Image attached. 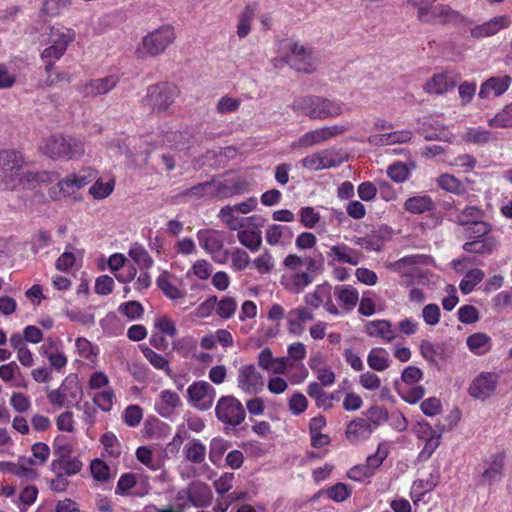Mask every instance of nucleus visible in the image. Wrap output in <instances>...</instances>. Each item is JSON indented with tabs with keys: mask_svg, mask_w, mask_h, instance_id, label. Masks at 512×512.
Listing matches in <instances>:
<instances>
[{
	"mask_svg": "<svg viewBox=\"0 0 512 512\" xmlns=\"http://www.w3.org/2000/svg\"><path fill=\"white\" fill-rule=\"evenodd\" d=\"M26 160L22 152L15 149L0 150V186L3 190L15 191L37 184L50 183L57 179L53 171L25 170Z\"/></svg>",
	"mask_w": 512,
	"mask_h": 512,
	"instance_id": "nucleus-1",
	"label": "nucleus"
},
{
	"mask_svg": "<svg viewBox=\"0 0 512 512\" xmlns=\"http://www.w3.org/2000/svg\"><path fill=\"white\" fill-rule=\"evenodd\" d=\"M76 39V31L65 26H52L49 29L46 47L41 52V59L45 63L46 83L56 84L60 81H69L66 74L54 72L55 62L67 51L68 46Z\"/></svg>",
	"mask_w": 512,
	"mask_h": 512,
	"instance_id": "nucleus-2",
	"label": "nucleus"
},
{
	"mask_svg": "<svg viewBox=\"0 0 512 512\" xmlns=\"http://www.w3.org/2000/svg\"><path fill=\"white\" fill-rule=\"evenodd\" d=\"M314 260L304 259L297 254H288L283 259V271L280 276V285L292 294H300L314 281V274L309 270Z\"/></svg>",
	"mask_w": 512,
	"mask_h": 512,
	"instance_id": "nucleus-3",
	"label": "nucleus"
},
{
	"mask_svg": "<svg viewBox=\"0 0 512 512\" xmlns=\"http://www.w3.org/2000/svg\"><path fill=\"white\" fill-rule=\"evenodd\" d=\"M291 108L297 115L306 116L312 120H326L341 116L344 113L345 104L337 99L306 95L296 98Z\"/></svg>",
	"mask_w": 512,
	"mask_h": 512,
	"instance_id": "nucleus-4",
	"label": "nucleus"
},
{
	"mask_svg": "<svg viewBox=\"0 0 512 512\" xmlns=\"http://www.w3.org/2000/svg\"><path fill=\"white\" fill-rule=\"evenodd\" d=\"M277 53L293 69L302 73L316 71L319 60L310 47L305 46L298 40L286 39L278 44Z\"/></svg>",
	"mask_w": 512,
	"mask_h": 512,
	"instance_id": "nucleus-5",
	"label": "nucleus"
},
{
	"mask_svg": "<svg viewBox=\"0 0 512 512\" xmlns=\"http://www.w3.org/2000/svg\"><path fill=\"white\" fill-rule=\"evenodd\" d=\"M176 40L175 28L164 24L148 31L137 44L134 54L138 59L145 60L162 55Z\"/></svg>",
	"mask_w": 512,
	"mask_h": 512,
	"instance_id": "nucleus-6",
	"label": "nucleus"
},
{
	"mask_svg": "<svg viewBox=\"0 0 512 512\" xmlns=\"http://www.w3.org/2000/svg\"><path fill=\"white\" fill-rule=\"evenodd\" d=\"M41 150L53 159L78 160L85 154V145L79 138L55 134L42 141Z\"/></svg>",
	"mask_w": 512,
	"mask_h": 512,
	"instance_id": "nucleus-7",
	"label": "nucleus"
},
{
	"mask_svg": "<svg viewBox=\"0 0 512 512\" xmlns=\"http://www.w3.org/2000/svg\"><path fill=\"white\" fill-rule=\"evenodd\" d=\"M178 95L179 89L176 85L166 82L158 83L147 88L143 105L152 114L165 115Z\"/></svg>",
	"mask_w": 512,
	"mask_h": 512,
	"instance_id": "nucleus-8",
	"label": "nucleus"
},
{
	"mask_svg": "<svg viewBox=\"0 0 512 512\" xmlns=\"http://www.w3.org/2000/svg\"><path fill=\"white\" fill-rule=\"evenodd\" d=\"M428 262L429 258L427 256L415 254L391 262L387 265V268L399 275L402 285L410 286L415 283H424L423 279L426 277V273L421 266L428 264Z\"/></svg>",
	"mask_w": 512,
	"mask_h": 512,
	"instance_id": "nucleus-9",
	"label": "nucleus"
},
{
	"mask_svg": "<svg viewBox=\"0 0 512 512\" xmlns=\"http://www.w3.org/2000/svg\"><path fill=\"white\" fill-rule=\"evenodd\" d=\"M95 176V171L90 168L68 174L63 179L59 180L56 185L51 186L48 190V194L53 200L66 197H73L75 200H78L79 198L76 196L77 192L91 183Z\"/></svg>",
	"mask_w": 512,
	"mask_h": 512,
	"instance_id": "nucleus-10",
	"label": "nucleus"
},
{
	"mask_svg": "<svg viewBox=\"0 0 512 512\" xmlns=\"http://www.w3.org/2000/svg\"><path fill=\"white\" fill-rule=\"evenodd\" d=\"M248 190V183L245 180L205 182L191 188L190 194L224 199L244 194Z\"/></svg>",
	"mask_w": 512,
	"mask_h": 512,
	"instance_id": "nucleus-11",
	"label": "nucleus"
},
{
	"mask_svg": "<svg viewBox=\"0 0 512 512\" xmlns=\"http://www.w3.org/2000/svg\"><path fill=\"white\" fill-rule=\"evenodd\" d=\"M199 245L219 264L227 261L229 252L224 250V237L220 231L201 229L197 232Z\"/></svg>",
	"mask_w": 512,
	"mask_h": 512,
	"instance_id": "nucleus-12",
	"label": "nucleus"
},
{
	"mask_svg": "<svg viewBox=\"0 0 512 512\" xmlns=\"http://www.w3.org/2000/svg\"><path fill=\"white\" fill-rule=\"evenodd\" d=\"M348 128L344 125L323 126L304 133L292 143L293 148H308L343 135Z\"/></svg>",
	"mask_w": 512,
	"mask_h": 512,
	"instance_id": "nucleus-13",
	"label": "nucleus"
},
{
	"mask_svg": "<svg viewBox=\"0 0 512 512\" xmlns=\"http://www.w3.org/2000/svg\"><path fill=\"white\" fill-rule=\"evenodd\" d=\"M219 421L230 426H238L245 419V410L242 403L234 396L221 397L215 408Z\"/></svg>",
	"mask_w": 512,
	"mask_h": 512,
	"instance_id": "nucleus-14",
	"label": "nucleus"
},
{
	"mask_svg": "<svg viewBox=\"0 0 512 512\" xmlns=\"http://www.w3.org/2000/svg\"><path fill=\"white\" fill-rule=\"evenodd\" d=\"M236 383L244 394L255 395L263 390L264 377L254 364H244L237 370Z\"/></svg>",
	"mask_w": 512,
	"mask_h": 512,
	"instance_id": "nucleus-15",
	"label": "nucleus"
},
{
	"mask_svg": "<svg viewBox=\"0 0 512 512\" xmlns=\"http://www.w3.org/2000/svg\"><path fill=\"white\" fill-rule=\"evenodd\" d=\"M216 390L207 381H196L187 388L188 402L198 410H209L215 400Z\"/></svg>",
	"mask_w": 512,
	"mask_h": 512,
	"instance_id": "nucleus-16",
	"label": "nucleus"
},
{
	"mask_svg": "<svg viewBox=\"0 0 512 512\" xmlns=\"http://www.w3.org/2000/svg\"><path fill=\"white\" fill-rule=\"evenodd\" d=\"M304 302L307 305L306 307L311 310L318 309L323 305L328 313L335 316L340 314L338 308L332 301V287L328 283L319 284L311 292L306 293Z\"/></svg>",
	"mask_w": 512,
	"mask_h": 512,
	"instance_id": "nucleus-17",
	"label": "nucleus"
},
{
	"mask_svg": "<svg viewBox=\"0 0 512 512\" xmlns=\"http://www.w3.org/2000/svg\"><path fill=\"white\" fill-rule=\"evenodd\" d=\"M39 354L46 358L51 368L58 372L65 369L68 358L64 352L63 342L59 338L47 337L39 348Z\"/></svg>",
	"mask_w": 512,
	"mask_h": 512,
	"instance_id": "nucleus-18",
	"label": "nucleus"
},
{
	"mask_svg": "<svg viewBox=\"0 0 512 512\" xmlns=\"http://www.w3.org/2000/svg\"><path fill=\"white\" fill-rule=\"evenodd\" d=\"M342 161L343 159L337 151L325 149L307 155L301 160V164L305 169L310 171H319L337 167Z\"/></svg>",
	"mask_w": 512,
	"mask_h": 512,
	"instance_id": "nucleus-19",
	"label": "nucleus"
},
{
	"mask_svg": "<svg viewBox=\"0 0 512 512\" xmlns=\"http://www.w3.org/2000/svg\"><path fill=\"white\" fill-rule=\"evenodd\" d=\"M497 384V374L483 372L472 380L468 388V393L474 399L485 401L494 394Z\"/></svg>",
	"mask_w": 512,
	"mask_h": 512,
	"instance_id": "nucleus-20",
	"label": "nucleus"
},
{
	"mask_svg": "<svg viewBox=\"0 0 512 512\" xmlns=\"http://www.w3.org/2000/svg\"><path fill=\"white\" fill-rule=\"evenodd\" d=\"M326 256L328 266H335L338 263L356 266L361 261L360 252L345 243L330 246Z\"/></svg>",
	"mask_w": 512,
	"mask_h": 512,
	"instance_id": "nucleus-21",
	"label": "nucleus"
},
{
	"mask_svg": "<svg viewBox=\"0 0 512 512\" xmlns=\"http://www.w3.org/2000/svg\"><path fill=\"white\" fill-rule=\"evenodd\" d=\"M181 406L182 400L179 394L170 389L160 391L154 403L155 411L168 419H171Z\"/></svg>",
	"mask_w": 512,
	"mask_h": 512,
	"instance_id": "nucleus-22",
	"label": "nucleus"
},
{
	"mask_svg": "<svg viewBox=\"0 0 512 512\" xmlns=\"http://www.w3.org/2000/svg\"><path fill=\"white\" fill-rule=\"evenodd\" d=\"M286 320L289 333L301 336L305 332L306 323L314 320V313L306 306H298L288 312Z\"/></svg>",
	"mask_w": 512,
	"mask_h": 512,
	"instance_id": "nucleus-23",
	"label": "nucleus"
},
{
	"mask_svg": "<svg viewBox=\"0 0 512 512\" xmlns=\"http://www.w3.org/2000/svg\"><path fill=\"white\" fill-rule=\"evenodd\" d=\"M308 364L317 380L324 387H330L335 383L336 375L321 353L312 354Z\"/></svg>",
	"mask_w": 512,
	"mask_h": 512,
	"instance_id": "nucleus-24",
	"label": "nucleus"
},
{
	"mask_svg": "<svg viewBox=\"0 0 512 512\" xmlns=\"http://www.w3.org/2000/svg\"><path fill=\"white\" fill-rule=\"evenodd\" d=\"M118 80L116 75L92 79L81 85L78 90L84 97H96L111 91L118 83Z\"/></svg>",
	"mask_w": 512,
	"mask_h": 512,
	"instance_id": "nucleus-25",
	"label": "nucleus"
},
{
	"mask_svg": "<svg viewBox=\"0 0 512 512\" xmlns=\"http://www.w3.org/2000/svg\"><path fill=\"white\" fill-rule=\"evenodd\" d=\"M440 473L436 468L426 480L417 479L412 483L410 498L415 506L423 500L424 496L432 492L439 483Z\"/></svg>",
	"mask_w": 512,
	"mask_h": 512,
	"instance_id": "nucleus-26",
	"label": "nucleus"
},
{
	"mask_svg": "<svg viewBox=\"0 0 512 512\" xmlns=\"http://www.w3.org/2000/svg\"><path fill=\"white\" fill-rule=\"evenodd\" d=\"M293 239L291 227L282 224H270L265 229V240L270 246L286 247Z\"/></svg>",
	"mask_w": 512,
	"mask_h": 512,
	"instance_id": "nucleus-27",
	"label": "nucleus"
},
{
	"mask_svg": "<svg viewBox=\"0 0 512 512\" xmlns=\"http://www.w3.org/2000/svg\"><path fill=\"white\" fill-rule=\"evenodd\" d=\"M511 19L507 15L496 16L487 22L476 25L471 29V36L474 38H485L497 34L504 28L509 27Z\"/></svg>",
	"mask_w": 512,
	"mask_h": 512,
	"instance_id": "nucleus-28",
	"label": "nucleus"
},
{
	"mask_svg": "<svg viewBox=\"0 0 512 512\" xmlns=\"http://www.w3.org/2000/svg\"><path fill=\"white\" fill-rule=\"evenodd\" d=\"M237 230V239L241 245L251 252H256L260 249L262 245V236L256 221L250 222L246 226L243 225Z\"/></svg>",
	"mask_w": 512,
	"mask_h": 512,
	"instance_id": "nucleus-29",
	"label": "nucleus"
},
{
	"mask_svg": "<svg viewBox=\"0 0 512 512\" xmlns=\"http://www.w3.org/2000/svg\"><path fill=\"white\" fill-rule=\"evenodd\" d=\"M511 82V77L508 75L489 78L482 83L478 95L482 99H488L492 96L499 97L509 89Z\"/></svg>",
	"mask_w": 512,
	"mask_h": 512,
	"instance_id": "nucleus-30",
	"label": "nucleus"
},
{
	"mask_svg": "<svg viewBox=\"0 0 512 512\" xmlns=\"http://www.w3.org/2000/svg\"><path fill=\"white\" fill-rule=\"evenodd\" d=\"M50 467L57 476H72L81 471L83 463L78 457L71 454L54 458Z\"/></svg>",
	"mask_w": 512,
	"mask_h": 512,
	"instance_id": "nucleus-31",
	"label": "nucleus"
},
{
	"mask_svg": "<svg viewBox=\"0 0 512 512\" xmlns=\"http://www.w3.org/2000/svg\"><path fill=\"white\" fill-rule=\"evenodd\" d=\"M411 130L403 129L389 133L375 134L368 138V142L375 146H388L394 144H405L412 139Z\"/></svg>",
	"mask_w": 512,
	"mask_h": 512,
	"instance_id": "nucleus-32",
	"label": "nucleus"
},
{
	"mask_svg": "<svg viewBox=\"0 0 512 512\" xmlns=\"http://www.w3.org/2000/svg\"><path fill=\"white\" fill-rule=\"evenodd\" d=\"M369 420L364 418H357L351 421L346 428V437L351 443H359L367 440L373 433Z\"/></svg>",
	"mask_w": 512,
	"mask_h": 512,
	"instance_id": "nucleus-33",
	"label": "nucleus"
},
{
	"mask_svg": "<svg viewBox=\"0 0 512 512\" xmlns=\"http://www.w3.org/2000/svg\"><path fill=\"white\" fill-rule=\"evenodd\" d=\"M236 212L235 208L231 205L224 206L219 211L218 217L230 230H237L243 225L246 226L250 222L260 220V217L256 215L240 218L236 216Z\"/></svg>",
	"mask_w": 512,
	"mask_h": 512,
	"instance_id": "nucleus-34",
	"label": "nucleus"
},
{
	"mask_svg": "<svg viewBox=\"0 0 512 512\" xmlns=\"http://www.w3.org/2000/svg\"><path fill=\"white\" fill-rule=\"evenodd\" d=\"M257 6L256 4H248L246 5L242 11L237 16V24H236V34L239 39L246 38L251 30L252 23L256 14Z\"/></svg>",
	"mask_w": 512,
	"mask_h": 512,
	"instance_id": "nucleus-35",
	"label": "nucleus"
},
{
	"mask_svg": "<svg viewBox=\"0 0 512 512\" xmlns=\"http://www.w3.org/2000/svg\"><path fill=\"white\" fill-rule=\"evenodd\" d=\"M365 332L371 337L381 338L385 342H391L395 333L391 323L387 320H373L365 324Z\"/></svg>",
	"mask_w": 512,
	"mask_h": 512,
	"instance_id": "nucleus-36",
	"label": "nucleus"
},
{
	"mask_svg": "<svg viewBox=\"0 0 512 512\" xmlns=\"http://www.w3.org/2000/svg\"><path fill=\"white\" fill-rule=\"evenodd\" d=\"M454 81L447 73L435 74L424 86L426 92L431 94H443L453 88Z\"/></svg>",
	"mask_w": 512,
	"mask_h": 512,
	"instance_id": "nucleus-37",
	"label": "nucleus"
},
{
	"mask_svg": "<svg viewBox=\"0 0 512 512\" xmlns=\"http://www.w3.org/2000/svg\"><path fill=\"white\" fill-rule=\"evenodd\" d=\"M504 456L500 453L493 455L482 473L483 481L492 484L498 482L502 477Z\"/></svg>",
	"mask_w": 512,
	"mask_h": 512,
	"instance_id": "nucleus-38",
	"label": "nucleus"
},
{
	"mask_svg": "<svg viewBox=\"0 0 512 512\" xmlns=\"http://www.w3.org/2000/svg\"><path fill=\"white\" fill-rule=\"evenodd\" d=\"M75 352L79 358L86 361L88 364H95L97 362L99 348L87 338L78 337L75 340Z\"/></svg>",
	"mask_w": 512,
	"mask_h": 512,
	"instance_id": "nucleus-39",
	"label": "nucleus"
},
{
	"mask_svg": "<svg viewBox=\"0 0 512 512\" xmlns=\"http://www.w3.org/2000/svg\"><path fill=\"white\" fill-rule=\"evenodd\" d=\"M367 364L372 370L382 372L390 367L389 353L380 347L373 348L368 353Z\"/></svg>",
	"mask_w": 512,
	"mask_h": 512,
	"instance_id": "nucleus-40",
	"label": "nucleus"
},
{
	"mask_svg": "<svg viewBox=\"0 0 512 512\" xmlns=\"http://www.w3.org/2000/svg\"><path fill=\"white\" fill-rule=\"evenodd\" d=\"M76 399V395L70 392V387L63 383L55 390H51L47 394L49 403L55 408L68 407L72 401L69 397Z\"/></svg>",
	"mask_w": 512,
	"mask_h": 512,
	"instance_id": "nucleus-41",
	"label": "nucleus"
},
{
	"mask_svg": "<svg viewBox=\"0 0 512 512\" xmlns=\"http://www.w3.org/2000/svg\"><path fill=\"white\" fill-rule=\"evenodd\" d=\"M404 208L410 213L421 214L431 211L434 208V202L429 195H416L405 201Z\"/></svg>",
	"mask_w": 512,
	"mask_h": 512,
	"instance_id": "nucleus-42",
	"label": "nucleus"
},
{
	"mask_svg": "<svg viewBox=\"0 0 512 512\" xmlns=\"http://www.w3.org/2000/svg\"><path fill=\"white\" fill-rule=\"evenodd\" d=\"M468 349L475 355H484L490 351L491 338L485 333H474L466 340Z\"/></svg>",
	"mask_w": 512,
	"mask_h": 512,
	"instance_id": "nucleus-43",
	"label": "nucleus"
},
{
	"mask_svg": "<svg viewBox=\"0 0 512 512\" xmlns=\"http://www.w3.org/2000/svg\"><path fill=\"white\" fill-rule=\"evenodd\" d=\"M185 458L194 464H200L206 457V446L198 439L189 440L183 448Z\"/></svg>",
	"mask_w": 512,
	"mask_h": 512,
	"instance_id": "nucleus-44",
	"label": "nucleus"
},
{
	"mask_svg": "<svg viewBox=\"0 0 512 512\" xmlns=\"http://www.w3.org/2000/svg\"><path fill=\"white\" fill-rule=\"evenodd\" d=\"M334 293L338 301L342 303L347 310H352L359 301V293L357 289L350 285L336 286Z\"/></svg>",
	"mask_w": 512,
	"mask_h": 512,
	"instance_id": "nucleus-45",
	"label": "nucleus"
},
{
	"mask_svg": "<svg viewBox=\"0 0 512 512\" xmlns=\"http://www.w3.org/2000/svg\"><path fill=\"white\" fill-rule=\"evenodd\" d=\"M192 495V505L203 507L210 504L212 494L209 487L202 482H193L189 486Z\"/></svg>",
	"mask_w": 512,
	"mask_h": 512,
	"instance_id": "nucleus-46",
	"label": "nucleus"
},
{
	"mask_svg": "<svg viewBox=\"0 0 512 512\" xmlns=\"http://www.w3.org/2000/svg\"><path fill=\"white\" fill-rule=\"evenodd\" d=\"M437 0H411L409 1L417 9V18L421 22L435 23L436 13L434 6Z\"/></svg>",
	"mask_w": 512,
	"mask_h": 512,
	"instance_id": "nucleus-47",
	"label": "nucleus"
},
{
	"mask_svg": "<svg viewBox=\"0 0 512 512\" xmlns=\"http://www.w3.org/2000/svg\"><path fill=\"white\" fill-rule=\"evenodd\" d=\"M390 237V232L387 228H380L378 231L360 239L359 244L370 251H380L383 242Z\"/></svg>",
	"mask_w": 512,
	"mask_h": 512,
	"instance_id": "nucleus-48",
	"label": "nucleus"
},
{
	"mask_svg": "<svg viewBox=\"0 0 512 512\" xmlns=\"http://www.w3.org/2000/svg\"><path fill=\"white\" fill-rule=\"evenodd\" d=\"M436 183L442 190L455 195H462L466 191L464 184L458 178L448 173L439 175Z\"/></svg>",
	"mask_w": 512,
	"mask_h": 512,
	"instance_id": "nucleus-49",
	"label": "nucleus"
},
{
	"mask_svg": "<svg viewBox=\"0 0 512 512\" xmlns=\"http://www.w3.org/2000/svg\"><path fill=\"white\" fill-rule=\"evenodd\" d=\"M158 288L171 300H178L184 296V292L181 291L176 285L173 284L171 275L168 272H163L157 278Z\"/></svg>",
	"mask_w": 512,
	"mask_h": 512,
	"instance_id": "nucleus-50",
	"label": "nucleus"
},
{
	"mask_svg": "<svg viewBox=\"0 0 512 512\" xmlns=\"http://www.w3.org/2000/svg\"><path fill=\"white\" fill-rule=\"evenodd\" d=\"M415 168V165L411 163V166L409 167L407 164L396 161L387 168V175L388 177L396 182V183H403L405 182L411 171Z\"/></svg>",
	"mask_w": 512,
	"mask_h": 512,
	"instance_id": "nucleus-51",
	"label": "nucleus"
},
{
	"mask_svg": "<svg viewBox=\"0 0 512 512\" xmlns=\"http://www.w3.org/2000/svg\"><path fill=\"white\" fill-rule=\"evenodd\" d=\"M491 137V132L483 127H470L462 134L463 141L479 145L489 142Z\"/></svg>",
	"mask_w": 512,
	"mask_h": 512,
	"instance_id": "nucleus-52",
	"label": "nucleus"
},
{
	"mask_svg": "<svg viewBox=\"0 0 512 512\" xmlns=\"http://www.w3.org/2000/svg\"><path fill=\"white\" fill-rule=\"evenodd\" d=\"M91 397L93 403L102 411H111L115 400V393L112 388H106L101 391L94 392L91 394Z\"/></svg>",
	"mask_w": 512,
	"mask_h": 512,
	"instance_id": "nucleus-53",
	"label": "nucleus"
},
{
	"mask_svg": "<svg viewBox=\"0 0 512 512\" xmlns=\"http://www.w3.org/2000/svg\"><path fill=\"white\" fill-rule=\"evenodd\" d=\"M434 12L436 13L435 23H459L462 21V16L451 9L449 6L444 4H436L434 6Z\"/></svg>",
	"mask_w": 512,
	"mask_h": 512,
	"instance_id": "nucleus-54",
	"label": "nucleus"
},
{
	"mask_svg": "<svg viewBox=\"0 0 512 512\" xmlns=\"http://www.w3.org/2000/svg\"><path fill=\"white\" fill-rule=\"evenodd\" d=\"M376 470L377 468L372 467V463L366 459L365 463L355 465L354 467L350 468L347 472V477L351 480L362 482L365 479L372 477Z\"/></svg>",
	"mask_w": 512,
	"mask_h": 512,
	"instance_id": "nucleus-55",
	"label": "nucleus"
},
{
	"mask_svg": "<svg viewBox=\"0 0 512 512\" xmlns=\"http://www.w3.org/2000/svg\"><path fill=\"white\" fill-rule=\"evenodd\" d=\"M100 442L103 445L105 455L112 458H117L121 455V443L112 432L103 434L100 438Z\"/></svg>",
	"mask_w": 512,
	"mask_h": 512,
	"instance_id": "nucleus-56",
	"label": "nucleus"
},
{
	"mask_svg": "<svg viewBox=\"0 0 512 512\" xmlns=\"http://www.w3.org/2000/svg\"><path fill=\"white\" fill-rule=\"evenodd\" d=\"M115 187L113 179L104 182L102 179L96 180L89 188V194L96 200H102L111 195Z\"/></svg>",
	"mask_w": 512,
	"mask_h": 512,
	"instance_id": "nucleus-57",
	"label": "nucleus"
},
{
	"mask_svg": "<svg viewBox=\"0 0 512 512\" xmlns=\"http://www.w3.org/2000/svg\"><path fill=\"white\" fill-rule=\"evenodd\" d=\"M129 256L142 269H148L154 263L148 251L142 245L139 244H134L131 246V248L129 249Z\"/></svg>",
	"mask_w": 512,
	"mask_h": 512,
	"instance_id": "nucleus-58",
	"label": "nucleus"
},
{
	"mask_svg": "<svg viewBox=\"0 0 512 512\" xmlns=\"http://www.w3.org/2000/svg\"><path fill=\"white\" fill-rule=\"evenodd\" d=\"M230 447V443L220 437L213 438L210 442L209 459L213 464H220L224 453Z\"/></svg>",
	"mask_w": 512,
	"mask_h": 512,
	"instance_id": "nucleus-59",
	"label": "nucleus"
},
{
	"mask_svg": "<svg viewBox=\"0 0 512 512\" xmlns=\"http://www.w3.org/2000/svg\"><path fill=\"white\" fill-rule=\"evenodd\" d=\"M484 273L480 269L469 270L460 282V290L463 294H469L483 280Z\"/></svg>",
	"mask_w": 512,
	"mask_h": 512,
	"instance_id": "nucleus-60",
	"label": "nucleus"
},
{
	"mask_svg": "<svg viewBox=\"0 0 512 512\" xmlns=\"http://www.w3.org/2000/svg\"><path fill=\"white\" fill-rule=\"evenodd\" d=\"M488 125L493 128L512 127V103L506 105L493 118L489 119Z\"/></svg>",
	"mask_w": 512,
	"mask_h": 512,
	"instance_id": "nucleus-61",
	"label": "nucleus"
},
{
	"mask_svg": "<svg viewBox=\"0 0 512 512\" xmlns=\"http://www.w3.org/2000/svg\"><path fill=\"white\" fill-rule=\"evenodd\" d=\"M237 302L233 297L225 296L216 300V313L222 319H230L237 310Z\"/></svg>",
	"mask_w": 512,
	"mask_h": 512,
	"instance_id": "nucleus-62",
	"label": "nucleus"
},
{
	"mask_svg": "<svg viewBox=\"0 0 512 512\" xmlns=\"http://www.w3.org/2000/svg\"><path fill=\"white\" fill-rule=\"evenodd\" d=\"M32 457L27 458L29 465L42 466L46 463L50 456V448L43 442H37L32 446Z\"/></svg>",
	"mask_w": 512,
	"mask_h": 512,
	"instance_id": "nucleus-63",
	"label": "nucleus"
},
{
	"mask_svg": "<svg viewBox=\"0 0 512 512\" xmlns=\"http://www.w3.org/2000/svg\"><path fill=\"white\" fill-rule=\"evenodd\" d=\"M252 264L260 274H268L275 267V259L268 250H264L252 261Z\"/></svg>",
	"mask_w": 512,
	"mask_h": 512,
	"instance_id": "nucleus-64",
	"label": "nucleus"
}]
</instances>
